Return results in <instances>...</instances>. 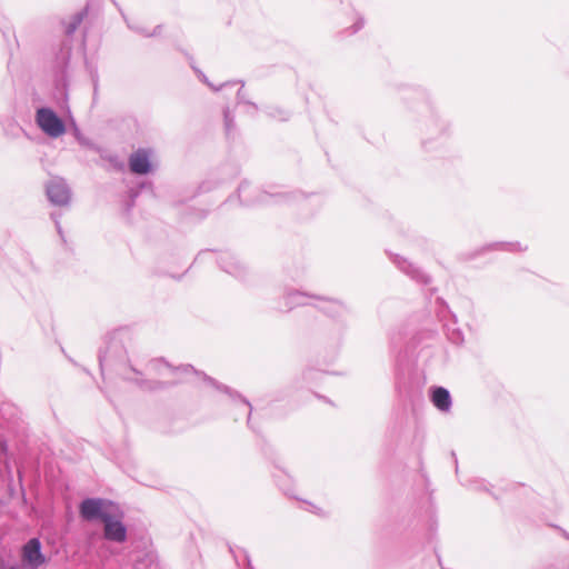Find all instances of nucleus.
Instances as JSON below:
<instances>
[{"mask_svg":"<svg viewBox=\"0 0 569 569\" xmlns=\"http://www.w3.org/2000/svg\"><path fill=\"white\" fill-rule=\"evenodd\" d=\"M117 508L110 500L88 498L80 503L79 512L84 520L100 519L103 522Z\"/></svg>","mask_w":569,"mask_h":569,"instance_id":"obj_1","label":"nucleus"},{"mask_svg":"<svg viewBox=\"0 0 569 569\" xmlns=\"http://www.w3.org/2000/svg\"><path fill=\"white\" fill-rule=\"evenodd\" d=\"M37 123L43 132L53 138H58L66 132L64 123L51 109H39L37 111Z\"/></svg>","mask_w":569,"mask_h":569,"instance_id":"obj_2","label":"nucleus"},{"mask_svg":"<svg viewBox=\"0 0 569 569\" xmlns=\"http://www.w3.org/2000/svg\"><path fill=\"white\" fill-rule=\"evenodd\" d=\"M123 512L118 507L104 521V538L116 542H123L127 529L122 523Z\"/></svg>","mask_w":569,"mask_h":569,"instance_id":"obj_3","label":"nucleus"},{"mask_svg":"<svg viewBox=\"0 0 569 569\" xmlns=\"http://www.w3.org/2000/svg\"><path fill=\"white\" fill-rule=\"evenodd\" d=\"M22 561L31 569H37L46 562V558L41 552V543L39 539H30L22 548Z\"/></svg>","mask_w":569,"mask_h":569,"instance_id":"obj_4","label":"nucleus"},{"mask_svg":"<svg viewBox=\"0 0 569 569\" xmlns=\"http://www.w3.org/2000/svg\"><path fill=\"white\" fill-rule=\"evenodd\" d=\"M130 170L138 174H146L150 170L149 153L146 150L133 152L129 159Z\"/></svg>","mask_w":569,"mask_h":569,"instance_id":"obj_5","label":"nucleus"},{"mask_svg":"<svg viewBox=\"0 0 569 569\" xmlns=\"http://www.w3.org/2000/svg\"><path fill=\"white\" fill-rule=\"evenodd\" d=\"M47 192H48L50 200L56 204H64L69 200V191L61 183H58V182L50 183Z\"/></svg>","mask_w":569,"mask_h":569,"instance_id":"obj_6","label":"nucleus"},{"mask_svg":"<svg viewBox=\"0 0 569 569\" xmlns=\"http://www.w3.org/2000/svg\"><path fill=\"white\" fill-rule=\"evenodd\" d=\"M431 399L433 405L442 411H447L450 408V395L448 390L442 387H437L433 390Z\"/></svg>","mask_w":569,"mask_h":569,"instance_id":"obj_7","label":"nucleus"}]
</instances>
